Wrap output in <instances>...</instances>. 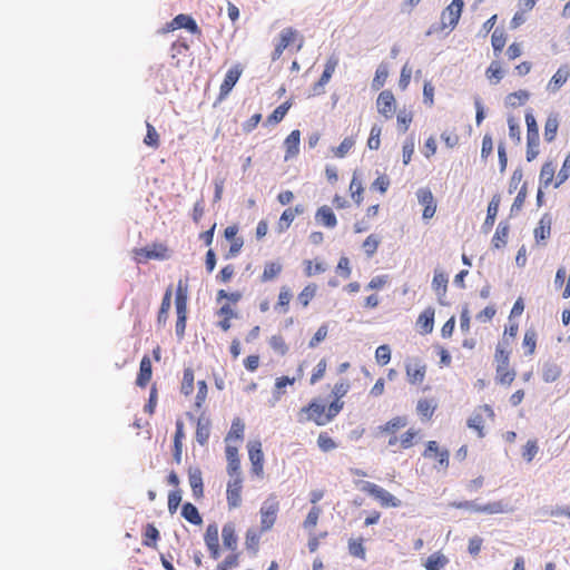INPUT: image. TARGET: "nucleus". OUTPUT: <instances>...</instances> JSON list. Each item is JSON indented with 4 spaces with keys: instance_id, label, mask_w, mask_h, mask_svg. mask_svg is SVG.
<instances>
[{
    "instance_id": "36",
    "label": "nucleus",
    "mask_w": 570,
    "mask_h": 570,
    "mask_svg": "<svg viewBox=\"0 0 570 570\" xmlns=\"http://www.w3.org/2000/svg\"><path fill=\"white\" fill-rule=\"evenodd\" d=\"M530 98L527 90H519L507 96L505 102L510 107L523 105Z\"/></svg>"
},
{
    "instance_id": "12",
    "label": "nucleus",
    "mask_w": 570,
    "mask_h": 570,
    "mask_svg": "<svg viewBox=\"0 0 570 570\" xmlns=\"http://www.w3.org/2000/svg\"><path fill=\"white\" fill-rule=\"evenodd\" d=\"M188 481L193 491V495L199 499L204 494L203 476L199 468L190 466L188 469Z\"/></svg>"
},
{
    "instance_id": "30",
    "label": "nucleus",
    "mask_w": 570,
    "mask_h": 570,
    "mask_svg": "<svg viewBox=\"0 0 570 570\" xmlns=\"http://www.w3.org/2000/svg\"><path fill=\"white\" fill-rule=\"evenodd\" d=\"M188 285L186 282L179 281L176 291V309H187Z\"/></svg>"
},
{
    "instance_id": "39",
    "label": "nucleus",
    "mask_w": 570,
    "mask_h": 570,
    "mask_svg": "<svg viewBox=\"0 0 570 570\" xmlns=\"http://www.w3.org/2000/svg\"><path fill=\"white\" fill-rule=\"evenodd\" d=\"M145 539L142 541L144 546L146 547H155L156 541L159 539V531L158 529L153 524L148 523L145 529Z\"/></svg>"
},
{
    "instance_id": "3",
    "label": "nucleus",
    "mask_w": 570,
    "mask_h": 570,
    "mask_svg": "<svg viewBox=\"0 0 570 570\" xmlns=\"http://www.w3.org/2000/svg\"><path fill=\"white\" fill-rule=\"evenodd\" d=\"M527 160L532 161L539 154V129L532 111L525 114Z\"/></svg>"
},
{
    "instance_id": "14",
    "label": "nucleus",
    "mask_w": 570,
    "mask_h": 570,
    "mask_svg": "<svg viewBox=\"0 0 570 570\" xmlns=\"http://www.w3.org/2000/svg\"><path fill=\"white\" fill-rule=\"evenodd\" d=\"M315 220L318 225L326 228H334L337 225V219L332 208L324 205L320 207L315 214Z\"/></svg>"
},
{
    "instance_id": "50",
    "label": "nucleus",
    "mask_w": 570,
    "mask_h": 570,
    "mask_svg": "<svg viewBox=\"0 0 570 570\" xmlns=\"http://www.w3.org/2000/svg\"><path fill=\"white\" fill-rule=\"evenodd\" d=\"M194 390V373L190 368L184 371L181 392L185 395H189Z\"/></svg>"
},
{
    "instance_id": "58",
    "label": "nucleus",
    "mask_w": 570,
    "mask_h": 570,
    "mask_svg": "<svg viewBox=\"0 0 570 570\" xmlns=\"http://www.w3.org/2000/svg\"><path fill=\"white\" fill-rule=\"evenodd\" d=\"M321 512L320 507L313 505L304 521V528L313 529L317 524Z\"/></svg>"
},
{
    "instance_id": "44",
    "label": "nucleus",
    "mask_w": 570,
    "mask_h": 570,
    "mask_svg": "<svg viewBox=\"0 0 570 570\" xmlns=\"http://www.w3.org/2000/svg\"><path fill=\"white\" fill-rule=\"evenodd\" d=\"M209 438V426L208 422H204L203 419H199L197 422V430H196V440L199 444H205Z\"/></svg>"
},
{
    "instance_id": "40",
    "label": "nucleus",
    "mask_w": 570,
    "mask_h": 570,
    "mask_svg": "<svg viewBox=\"0 0 570 570\" xmlns=\"http://www.w3.org/2000/svg\"><path fill=\"white\" fill-rule=\"evenodd\" d=\"M483 423H484L483 415H482V413H480L476 410L471 415V417L468 420V426L470 429H473V430L478 431V434H479L480 438L484 436Z\"/></svg>"
},
{
    "instance_id": "21",
    "label": "nucleus",
    "mask_w": 570,
    "mask_h": 570,
    "mask_svg": "<svg viewBox=\"0 0 570 570\" xmlns=\"http://www.w3.org/2000/svg\"><path fill=\"white\" fill-rule=\"evenodd\" d=\"M434 313V308L428 307L420 314L417 325L421 327L423 334H429L433 331Z\"/></svg>"
},
{
    "instance_id": "29",
    "label": "nucleus",
    "mask_w": 570,
    "mask_h": 570,
    "mask_svg": "<svg viewBox=\"0 0 570 570\" xmlns=\"http://www.w3.org/2000/svg\"><path fill=\"white\" fill-rule=\"evenodd\" d=\"M561 375V368L558 364L547 362L542 366V379L547 383L554 382Z\"/></svg>"
},
{
    "instance_id": "11",
    "label": "nucleus",
    "mask_w": 570,
    "mask_h": 570,
    "mask_svg": "<svg viewBox=\"0 0 570 570\" xmlns=\"http://www.w3.org/2000/svg\"><path fill=\"white\" fill-rule=\"evenodd\" d=\"M296 35V31L292 28H285L282 30L279 35V42L276 45L273 53H272V60H277L284 52V50L291 45L294 37Z\"/></svg>"
},
{
    "instance_id": "62",
    "label": "nucleus",
    "mask_w": 570,
    "mask_h": 570,
    "mask_svg": "<svg viewBox=\"0 0 570 570\" xmlns=\"http://www.w3.org/2000/svg\"><path fill=\"white\" fill-rule=\"evenodd\" d=\"M291 299H292V293H291L289 288L286 286H283L279 291L278 302H277L275 308L284 307V312H286Z\"/></svg>"
},
{
    "instance_id": "4",
    "label": "nucleus",
    "mask_w": 570,
    "mask_h": 570,
    "mask_svg": "<svg viewBox=\"0 0 570 570\" xmlns=\"http://www.w3.org/2000/svg\"><path fill=\"white\" fill-rule=\"evenodd\" d=\"M279 509V503L275 495H269L262 504L261 508V523H262V530L267 531L269 530L277 517V512Z\"/></svg>"
},
{
    "instance_id": "52",
    "label": "nucleus",
    "mask_w": 570,
    "mask_h": 570,
    "mask_svg": "<svg viewBox=\"0 0 570 570\" xmlns=\"http://www.w3.org/2000/svg\"><path fill=\"white\" fill-rule=\"evenodd\" d=\"M295 218V213L292 208H287L283 212L279 220H278V232L283 233L285 229L289 227L292 222Z\"/></svg>"
},
{
    "instance_id": "48",
    "label": "nucleus",
    "mask_w": 570,
    "mask_h": 570,
    "mask_svg": "<svg viewBox=\"0 0 570 570\" xmlns=\"http://www.w3.org/2000/svg\"><path fill=\"white\" fill-rule=\"evenodd\" d=\"M537 333L534 330H527L523 337V346L528 348L527 355H532L535 350Z\"/></svg>"
},
{
    "instance_id": "59",
    "label": "nucleus",
    "mask_w": 570,
    "mask_h": 570,
    "mask_svg": "<svg viewBox=\"0 0 570 570\" xmlns=\"http://www.w3.org/2000/svg\"><path fill=\"white\" fill-rule=\"evenodd\" d=\"M355 140L352 137H346L343 139V141L337 146L334 150L335 156L338 158L345 157V155L351 150V148L354 146Z\"/></svg>"
},
{
    "instance_id": "15",
    "label": "nucleus",
    "mask_w": 570,
    "mask_h": 570,
    "mask_svg": "<svg viewBox=\"0 0 570 570\" xmlns=\"http://www.w3.org/2000/svg\"><path fill=\"white\" fill-rule=\"evenodd\" d=\"M552 217L546 213L539 220L538 226L534 229V238L537 243L544 240L550 237L551 234Z\"/></svg>"
},
{
    "instance_id": "6",
    "label": "nucleus",
    "mask_w": 570,
    "mask_h": 570,
    "mask_svg": "<svg viewBox=\"0 0 570 570\" xmlns=\"http://www.w3.org/2000/svg\"><path fill=\"white\" fill-rule=\"evenodd\" d=\"M248 456L252 463V471L256 475L263 474L264 454L262 451V443L259 441L248 442Z\"/></svg>"
},
{
    "instance_id": "24",
    "label": "nucleus",
    "mask_w": 570,
    "mask_h": 570,
    "mask_svg": "<svg viewBox=\"0 0 570 570\" xmlns=\"http://www.w3.org/2000/svg\"><path fill=\"white\" fill-rule=\"evenodd\" d=\"M449 563V559L441 552L432 553L426 561L424 567L426 570H442Z\"/></svg>"
},
{
    "instance_id": "13",
    "label": "nucleus",
    "mask_w": 570,
    "mask_h": 570,
    "mask_svg": "<svg viewBox=\"0 0 570 570\" xmlns=\"http://www.w3.org/2000/svg\"><path fill=\"white\" fill-rule=\"evenodd\" d=\"M425 458H438L439 464L443 468L449 465V451L440 450L435 441H429L423 453Z\"/></svg>"
},
{
    "instance_id": "7",
    "label": "nucleus",
    "mask_w": 570,
    "mask_h": 570,
    "mask_svg": "<svg viewBox=\"0 0 570 570\" xmlns=\"http://www.w3.org/2000/svg\"><path fill=\"white\" fill-rule=\"evenodd\" d=\"M377 111L385 118H391L395 112V98L389 90L382 91L376 100Z\"/></svg>"
},
{
    "instance_id": "53",
    "label": "nucleus",
    "mask_w": 570,
    "mask_h": 570,
    "mask_svg": "<svg viewBox=\"0 0 570 570\" xmlns=\"http://www.w3.org/2000/svg\"><path fill=\"white\" fill-rule=\"evenodd\" d=\"M180 502H181V491L178 489L170 491L168 494V511L170 514L176 513Z\"/></svg>"
},
{
    "instance_id": "61",
    "label": "nucleus",
    "mask_w": 570,
    "mask_h": 570,
    "mask_svg": "<svg viewBox=\"0 0 570 570\" xmlns=\"http://www.w3.org/2000/svg\"><path fill=\"white\" fill-rule=\"evenodd\" d=\"M570 175V155L567 156L564 159L562 168L559 170L557 175V181L554 187H559L561 184H563Z\"/></svg>"
},
{
    "instance_id": "49",
    "label": "nucleus",
    "mask_w": 570,
    "mask_h": 570,
    "mask_svg": "<svg viewBox=\"0 0 570 570\" xmlns=\"http://www.w3.org/2000/svg\"><path fill=\"white\" fill-rule=\"evenodd\" d=\"M485 73L490 80L494 79V83H498L503 78V71L499 61H492Z\"/></svg>"
},
{
    "instance_id": "51",
    "label": "nucleus",
    "mask_w": 570,
    "mask_h": 570,
    "mask_svg": "<svg viewBox=\"0 0 570 570\" xmlns=\"http://www.w3.org/2000/svg\"><path fill=\"white\" fill-rule=\"evenodd\" d=\"M376 362L386 365L391 361V348L389 345H380L375 351Z\"/></svg>"
},
{
    "instance_id": "2",
    "label": "nucleus",
    "mask_w": 570,
    "mask_h": 570,
    "mask_svg": "<svg viewBox=\"0 0 570 570\" xmlns=\"http://www.w3.org/2000/svg\"><path fill=\"white\" fill-rule=\"evenodd\" d=\"M361 490L372 495L384 508L401 507V500H399L396 497H394L389 491L379 487L375 483L363 481L361 482Z\"/></svg>"
},
{
    "instance_id": "19",
    "label": "nucleus",
    "mask_w": 570,
    "mask_h": 570,
    "mask_svg": "<svg viewBox=\"0 0 570 570\" xmlns=\"http://www.w3.org/2000/svg\"><path fill=\"white\" fill-rule=\"evenodd\" d=\"M240 73L242 71L238 67L230 68L226 72L224 81L220 85V97H225L230 92L235 83L238 81Z\"/></svg>"
},
{
    "instance_id": "8",
    "label": "nucleus",
    "mask_w": 570,
    "mask_h": 570,
    "mask_svg": "<svg viewBox=\"0 0 570 570\" xmlns=\"http://www.w3.org/2000/svg\"><path fill=\"white\" fill-rule=\"evenodd\" d=\"M302 411L307 412V420L314 421L317 425H325L330 422L326 413V406L316 401L312 402L307 407H304Z\"/></svg>"
},
{
    "instance_id": "55",
    "label": "nucleus",
    "mask_w": 570,
    "mask_h": 570,
    "mask_svg": "<svg viewBox=\"0 0 570 570\" xmlns=\"http://www.w3.org/2000/svg\"><path fill=\"white\" fill-rule=\"evenodd\" d=\"M525 197H527V185L523 184L522 187L520 188L517 197L514 198L512 206H511V209H510L511 215H514L522 208Z\"/></svg>"
},
{
    "instance_id": "32",
    "label": "nucleus",
    "mask_w": 570,
    "mask_h": 570,
    "mask_svg": "<svg viewBox=\"0 0 570 570\" xmlns=\"http://www.w3.org/2000/svg\"><path fill=\"white\" fill-rule=\"evenodd\" d=\"M245 424L239 417H235L232 422L230 431L226 436V442H230L233 439L243 440Z\"/></svg>"
},
{
    "instance_id": "34",
    "label": "nucleus",
    "mask_w": 570,
    "mask_h": 570,
    "mask_svg": "<svg viewBox=\"0 0 570 570\" xmlns=\"http://www.w3.org/2000/svg\"><path fill=\"white\" fill-rule=\"evenodd\" d=\"M407 424L406 416H396L390 420L385 425L380 426L379 429L382 432L386 433H395L401 428H404Z\"/></svg>"
},
{
    "instance_id": "57",
    "label": "nucleus",
    "mask_w": 570,
    "mask_h": 570,
    "mask_svg": "<svg viewBox=\"0 0 570 570\" xmlns=\"http://www.w3.org/2000/svg\"><path fill=\"white\" fill-rule=\"evenodd\" d=\"M269 346L281 355H285L288 351V347L281 335H273L269 340Z\"/></svg>"
},
{
    "instance_id": "20",
    "label": "nucleus",
    "mask_w": 570,
    "mask_h": 570,
    "mask_svg": "<svg viewBox=\"0 0 570 570\" xmlns=\"http://www.w3.org/2000/svg\"><path fill=\"white\" fill-rule=\"evenodd\" d=\"M222 538L225 548L229 550H235L237 548V535L234 523L227 522L224 524L222 529Z\"/></svg>"
},
{
    "instance_id": "63",
    "label": "nucleus",
    "mask_w": 570,
    "mask_h": 570,
    "mask_svg": "<svg viewBox=\"0 0 570 570\" xmlns=\"http://www.w3.org/2000/svg\"><path fill=\"white\" fill-rule=\"evenodd\" d=\"M379 244H380V239L375 235L372 234V235L367 236L363 243V248H364L366 255L372 256L376 252Z\"/></svg>"
},
{
    "instance_id": "27",
    "label": "nucleus",
    "mask_w": 570,
    "mask_h": 570,
    "mask_svg": "<svg viewBox=\"0 0 570 570\" xmlns=\"http://www.w3.org/2000/svg\"><path fill=\"white\" fill-rule=\"evenodd\" d=\"M406 374L412 384L421 383L425 376V366L419 363L407 364Z\"/></svg>"
},
{
    "instance_id": "10",
    "label": "nucleus",
    "mask_w": 570,
    "mask_h": 570,
    "mask_svg": "<svg viewBox=\"0 0 570 570\" xmlns=\"http://www.w3.org/2000/svg\"><path fill=\"white\" fill-rule=\"evenodd\" d=\"M178 28H184L194 35L200 33L196 21L190 16L184 13L176 16L168 26V30H175Z\"/></svg>"
},
{
    "instance_id": "25",
    "label": "nucleus",
    "mask_w": 570,
    "mask_h": 570,
    "mask_svg": "<svg viewBox=\"0 0 570 570\" xmlns=\"http://www.w3.org/2000/svg\"><path fill=\"white\" fill-rule=\"evenodd\" d=\"M509 233V224L507 222H500L494 236L492 238V245L495 248H501L507 244Z\"/></svg>"
},
{
    "instance_id": "42",
    "label": "nucleus",
    "mask_w": 570,
    "mask_h": 570,
    "mask_svg": "<svg viewBox=\"0 0 570 570\" xmlns=\"http://www.w3.org/2000/svg\"><path fill=\"white\" fill-rule=\"evenodd\" d=\"M282 272V265L275 262L267 263L262 275L263 282L275 278Z\"/></svg>"
},
{
    "instance_id": "54",
    "label": "nucleus",
    "mask_w": 570,
    "mask_h": 570,
    "mask_svg": "<svg viewBox=\"0 0 570 570\" xmlns=\"http://www.w3.org/2000/svg\"><path fill=\"white\" fill-rule=\"evenodd\" d=\"M328 333L327 324H323L318 327L314 336L308 342V347L315 348L321 342H323Z\"/></svg>"
},
{
    "instance_id": "31",
    "label": "nucleus",
    "mask_w": 570,
    "mask_h": 570,
    "mask_svg": "<svg viewBox=\"0 0 570 570\" xmlns=\"http://www.w3.org/2000/svg\"><path fill=\"white\" fill-rule=\"evenodd\" d=\"M512 508L503 501H494L482 505V512L489 514L508 513L511 512Z\"/></svg>"
},
{
    "instance_id": "56",
    "label": "nucleus",
    "mask_w": 570,
    "mask_h": 570,
    "mask_svg": "<svg viewBox=\"0 0 570 570\" xmlns=\"http://www.w3.org/2000/svg\"><path fill=\"white\" fill-rule=\"evenodd\" d=\"M417 202L425 206L435 204L432 191L429 188H420L416 191Z\"/></svg>"
},
{
    "instance_id": "38",
    "label": "nucleus",
    "mask_w": 570,
    "mask_h": 570,
    "mask_svg": "<svg viewBox=\"0 0 570 570\" xmlns=\"http://www.w3.org/2000/svg\"><path fill=\"white\" fill-rule=\"evenodd\" d=\"M414 149H415V138L413 135H411L405 139V141L403 144V148H402V158H403L404 165L410 164L412 156L414 154Z\"/></svg>"
},
{
    "instance_id": "47",
    "label": "nucleus",
    "mask_w": 570,
    "mask_h": 570,
    "mask_svg": "<svg viewBox=\"0 0 570 570\" xmlns=\"http://www.w3.org/2000/svg\"><path fill=\"white\" fill-rule=\"evenodd\" d=\"M387 76H389V72H387L386 67L379 66V68L376 69V72H375V77L372 81V88L374 90L381 89L384 86Z\"/></svg>"
},
{
    "instance_id": "41",
    "label": "nucleus",
    "mask_w": 570,
    "mask_h": 570,
    "mask_svg": "<svg viewBox=\"0 0 570 570\" xmlns=\"http://www.w3.org/2000/svg\"><path fill=\"white\" fill-rule=\"evenodd\" d=\"M505 41H507V38L504 35V31L500 30V29H495L491 37V43H492L495 55H498L502 51V49L505 46Z\"/></svg>"
},
{
    "instance_id": "17",
    "label": "nucleus",
    "mask_w": 570,
    "mask_h": 570,
    "mask_svg": "<svg viewBox=\"0 0 570 570\" xmlns=\"http://www.w3.org/2000/svg\"><path fill=\"white\" fill-rule=\"evenodd\" d=\"M570 76V69L568 66H561L557 72L552 76L548 83V90L556 92L558 91L568 80Z\"/></svg>"
},
{
    "instance_id": "1",
    "label": "nucleus",
    "mask_w": 570,
    "mask_h": 570,
    "mask_svg": "<svg viewBox=\"0 0 570 570\" xmlns=\"http://www.w3.org/2000/svg\"><path fill=\"white\" fill-rule=\"evenodd\" d=\"M464 2L463 0H452V2L442 11L441 21L433 23L426 31V36L441 32L445 28L454 29L460 20Z\"/></svg>"
},
{
    "instance_id": "26",
    "label": "nucleus",
    "mask_w": 570,
    "mask_h": 570,
    "mask_svg": "<svg viewBox=\"0 0 570 570\" xmlns=\"http://www.w3.org/2000/svg\"><path fill=\"white\" fill-rule=\"evenodd\" d=\"M151 377V362L147 356H144L140 362L139 374L137 377V385L145 386Z\"/></svg>"
},
{
    "instance_id": "5",
    "label": "nucleus",
    "mask_w": 570,
    "mask_h": 570,
    "mask_svg": "<svg viewBox=\"0 0 570 570\" xmlns=\"http://www.w3.org/2000/svg\"><path fill=\"white\" fill-rule=\"evenodd\" d=\"M242 482L243 479L240 476V473H236V475L230 476V480L227 483V504L229 509H235L240 505L242 502Z\"/></svg>"
},
{
    "instance_id": "46",
    "label": "nucleus",
    "mask_w": 570,
    "mask_h": 570,
    "mask_svg": "<svg viewBox=\"0 0 570 570\" xmlns=\"http://www.w3.org/2000/svg\"><path fill=\"white\" fill-rule=\"evenodd\" d=\"M316 289H317V286L315 284H309L307 285L299 294H298V302L304 306L306 307L311 299L315 296L316 294Z\"/></svg>"
},
{
    "instance_id": "60",
    "label": "nucleus",
    "mask_w": 570,
    "mask_h": 570,
    "mask_svg": "<svg viewBox=\"0 0 570 570\" xmlns=\"http://www.w3.org/2000/svg\"><path fill=\"white\" fill-rule=\"evenodd\" d=\"M317 445L324 452H328L336 448V443L334 442V440L330 438L326 433H321L318 435Z\"/></svg>"
},
{
    "instance_id": "35",
    "label": "nucleus",
    "mask_w": 570,
    "mask_h": 570,
    "mask_svg": "<svg viewBox=\"0 0 570 570\" xmlns=\"http://www.w3.org/2000/svg\"><path fill=\"white\" fill-rule=\"evenodd\" d=\"M559 121L557 116H549L544 125V139L551 142L557 135Z\"/></svg>"
},
{
    "instance_id": "37",
    "label": "nucleus",
    "mask_w": 570,
    "mask_h": 570,
    "mask_svg": "<svg viewBox=\"0 0 570 570\" xmlns=\"http://www.w3.org/2000/svg\"><path fill=\"white\" fill-rule=\"evenodd\" d=\"M495 361L498 363L497 373L503 372L509 367V352L505 351L501 345L497 346Z\"/></svg>"
},
{
    "instance_id": "64",
    "label": "nucleus",
    "mask_w": 570,
    "mask_h": 570,
    "mask_svg": "<svg viewBox=\"0 0 570 570\" xmlns=\"http://www.w3.org/2000/svg\"><path fill=\"white\" fill-rule=\"evenodd\" d=\"M509 126V137L514 140L517 144L521 141V130L519 124L514 120V118H508Z\"/></svg>"
},
{
    "instance_id": "33",
    "label": "nucleus",
    "mask_w": 570,
    "mask_h": 570,
    "mask_svg": "<svg viewBox=\"0 0 570 570\" xmlns=\"http://www.w3.org/2000/svg\"><path fill=\"white\" fill-rule=\"evenodd\" d=\"M291 108V104L288 101L278 106L268 117L266 120L267 125H276L279 121L283 120L285 115L287 114L288 109Z\"/></svg>"
},
{
    "instance_id": "23",
    "label": "nucleus",
    "mask_w": 570,
    "mask_h": 570,
    "mask_svg": "<svg viewBox=\"0 0 570 570\" xmlns=\"http://www.w3.org/2000/svg\"><path fill=\"white\" fill-rule=\"evenodd\" d=\"M181 515L191 524L199 525L203 523V519L198 512V509L190 502L183 504Z\"/></svg>"
},
{
    "instance_id": "18",
    "label": "nucleus",
    "mask_w": 570,
    "mask_h": 570,
    "mask_svg": "<svg viewBox=\"0 0 570 570\" xmlns=\"http://www.w3.org/2000/svg\"><path fill=\"white\" fill-rule=\"evenodd\" d=\"M299 138H301V132H299V130L296 129V130H293L285 139V141H284V146L286 148L285 160H288L298 154Z\"/></svg>"
},
{
    "instance_id": "9",
    "label": "nucleus",
    "mask_w": 570,
    "mask_h": 570,
    "mask_svg": "<svg viewBox=\"0 0 570 570\" xmlns=\"http://www.w3.org/2000/svg\"><path fill=\"white\" fill-rule=\"evenodd\" d=\"M204 540H205L206 547L208 548V550L210 552L212 558L215 560L218 559L220 556V551H219V544H218V527H217V524L213 523L207 527Z\"/></svg>"
},
{
    "instance_id": "28",
    "label": "nucleus",
    "mask_w": 570,
    "mask_h": 570,
    "mask_svg": "<svg viewBox=\"0 0 570 570\" xmlns=\"http://www.w3.org/2000/svg\"><path fill=\"white\" fill-rule=\"evenodd\" d=\"M554 164L552 161L544 163L540 171V186L543 188L549 187L554 178Z\"/></svg>"
},
{
    "instance_id": "45",
    "label": "nucleus",
    "mask_w": 570,
    "mask_h": 570,
    "mask_svg": "<svg viewBox=\"0 0 570 570\" xmlns=\"http://www.w3.org/2000/svg\"><path fill=\"white\" fill-rule=\"evenodd\" d=\"M177 321L175 326L176 335L179 340L184 337L187 320V309H176Z\"/></svg>"
},
{
    "instance_id": "43",
    "label": "nucleus",
    "mask_w": 570,
    "mask_h": 570,
    "mask_svg": "<svg viewBox=\"0 0 570 570\" xmlns=\"http://www.w3.org/2000/svg\"><path fill=\"white\" fill-rule=\"evenodd\" d=\"M433 288L436 291L439 295H444L448 287V277L443 273L435 272L433 282H432Z\"/></svg>"
},
{
    "instance_id": "16",
    "label": "nucleus",
    "mask_w": 570,
    "mask_h": 570,
    "mask_svg": "<svg viewBox=\"0 0 570 570\" xmlns=\"http://www.w3.org/2000/svg\"><path fill=\"white\" fill-rule=\"evenodd\" d=\"M499 206L500 196L494 195L488 205L487 217L482 225V229L484 233H488L492 228L499 212Z\"/></svg>"
},
{
    "instance_id": "22",
    "label": "nucleus",
    "mask_w": 570,
    "mask_h": 570,
    "mask_svg": "<svg viewBox=\"0 0 570 570\" xmlns=\"http://www.w3.org/2000/svg\"><path fill=\"white\" fill-rule=\"evenodd\" d=\"M226 458L228 461V468H227L228 474L230 476H234V475H236V473H240L239 472L240 463H239V459H238V450L236 446H232V445L226 446Z\"/></svg>"
}]
</instances>
